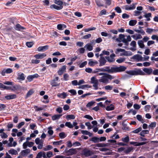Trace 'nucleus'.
I'll list each match as a JSON object with an SVG mask.
<instances>
[{"label": "nucleus", "mask_w": 158, "mask_h": 158, "mask_svg": "<svg viewBox=\"0 0 158 158\" xmlns=\"http://www.w3.org/2000/svg\"><path fill=\"white\" fill-rule=\"evenodd\" d=\"M75 118V116L72 114L68 115L66 116V119H74Z\"/></svg>", "instance_id": "56"}, {"label": "nucleus", "mask_w": 158, "mask_h": 158, "mask_svg": "<svg viewBox=\"0 0 158 158\" xmlns=\"http://www.w3.org/2000/svg\"><path fill=\"white\" fill-rule=\"evenodd\" d=\"M16 98V95L15 94H13L9 95H6L5 96V98L7 100L15 99Z\"/></svg>", "instance_id": "13"}, {"label": "nucleus", "mask_w": 158, "mask_h": 158, "mask_svg": "<svg viewBox=\"0 0 158 158\" xmlns=\"http://www.w3.org/2000/svg\"><path fill=\"white\" fill-rule=\"evenodd\" d=\"M68 92L71 94L72 95H75L77 94L76 90L73 89L69 90L68 91Z\"/></svg>", "instance_id": "51"}, {"label": "nucleus", "mask_w": 158, "mask_h": 158, "mask_svg": "<svg viewBox=\"0 0 158 158\" xmlns=\"http://www.w3.org/2000/svg\"><path fill=\"white\" fill-rule=\"evenodd\" d=\"M122 17L123 19H128L129 17V15L127 14H123L122 15Z\"/></svg>", "instance_id": "63"}, {"label": "nucleus", "mask_w": 158, "mask_h": 158, "mask_svg": "<svg viewBox=\"0 0 158 158\" xmlns=\"http://www.w3.org/2000/svg\"><path fill=\"white\" fill-rule=\"evenodd\" d=\"M47 156L48 158H50L53 156L52 152L51 151H49L47 153Z\"/></svg>", "instance_id": "59"}, {"label": "nucleus", "mask_w": 158, "mask_h": 158, "mask_svg": "<svg viewBox=\"0 0 158 158\" xmlns=\"http://www.w3.org/2000/svg\"><path fill=\"white\" fill-rule=\"evenodd\" d=\"M34 93V91L33 89H30L28 92L27 93L26 95V98L29 97L31 95H32Z\"/></svg>", "instance_id": "34"}, {"label": "nucleus", "mask_w": 158, "mask_h": 158, "mask_svg": "<svg viewBox=\"0 0 158 158\" xmlns=\"http://www.w3.org/2000/svg\"><path fill=\"white\" fill-rule=\"evenodd\" d=\"M59 136L61 139H64L66 137L65 134L64 132H62L59 133Z\"/></svg>", "instance_id": "54"}, {"label": "nucleus", "mask_w": 158, "mask_h": 158, "mask_svg": "<svg viewBox=\"0 0 158 158\" xmlns=\"http://www.w3.org/2000/svg\"><path fill=\"white\" fill-rule=\"evenodd\" d=\"M125 60V59L124 58H120L116 60V62L119 63H121Z\"/></svg>", "instance_id": "55"}, {"label": "nucleus", "mask_w": 158, "mask_h": 158, "mask_svg": "<svg viewBox=\"0 0 158 158\" xmlns=\"http://www.w3.org/2000/svg\"><path fill=\"white\" fill-rule=\"evenodd\" d=\"M82 153L85 156H89L94 154V152L92 151H91L89 149L85 148L82 151Z\"/></svg>", "instance_id": "4"}, {"label": "nucleus", "mask_w": 158, "mask_h": 158, "mask_svg": "<svg viewBox=\"0 0 158 158\" xmlns=\"http://www.w3.org/2000/svg\"><path fill=\"white\" fill-rule=\"evenodd\" d=\"M57 96L58 97L64 98L67 97V95L66 93L64 92L62 93L58 94H57Z\"/></svg>", "instance_id": "26"}, {"label": "nucleus", "mask_w": 158, "mask_h": 158, "mask_svg": "<svg viewBox=\"0 0 158 158\" xmlns=\"http://www.w3.org/2000/svg\"><path fill=\"white\" fill-rule=\"evenodd\" d=\"M126 73L131 75H145V73L140 69H137L134 71L130 70L127 71Z\"/></svg>", "instance_id": "3"}, {"label": "nucleus", "mask_w": 158, "mask_h": 158, "mask_svg": "<svg viewBox=\"0 0 158 158\" xmlns=\"http://www.w3.org/2000/svg\"><path fill=\"white\" fill-rule=\"evenodd\" d=\"M48 49V46L46 45L44 46L39 47L37 48L39 52H44Z\"/></svg>", "instance_id": "17"}, {"label": "nucleus", "mask_w": 158, "mask_h": 158, "mask_svg": "<svg viewBox=\"0 0 158 158\" xmlns=\"http://www.w3.org/2000/svg\"><path fill=\"white\" fill-rule=\"evenodd\" d=\"M122 140L125 143H128L129 141V138L128 136H127L123 138Z\"/></svg>", "instance_id": "43"}, {"label": "nucleus", "mask_w": 158, "mask_h": 158, "mask_svg": "<svg viewBox=\"0 0 158 158\" xmlns=\"http://www.w3.org/2000/svg\"><path fill=\"white\" fill-rule=\"evenodd\" d=\"M142 130V128L141 127H139L137 129L131 132V133H133L137 134L141 131Z\"/></svg>", "instance_id": "38"}, {"label": "nucleus", "mask_w": 158, "mask_h": 158, "mask_svg": "<svg viewBox=\"0 0 158 158\" xmlns=\"http://www.w3.org/2000/svg\"><path fill=\"white\" fill-rule=\"evenodd\" d=\"M0 136L2 139L6 138L8 137V135L5 132L1 134Z\"/></svg>", "instance_id": "58"}, {"label": "nucleus", "mask_w": 158, "mask_h": 158, "mask_svg": "<svg viewBox=\"0 0 158 158\" xmlns=\"http://www.w3.org/2000/svg\"><path fill=\"white\" fill-rule=\"evenodd\" d=\"M34 143L32 142L26 141L23 144V148L24 149H26L27 147H31L34 144Z\"/></svg>", "instance_id": "8"}, {"label": "nucleus", "mask_w": 158, "mask_h": 158, "mask_svg": "<svg viewBox=\"0 0 158 158\" xmlns=\"http://www.w3.org/2000/svg\"><path fill=\"white\" fill-rule=\"evenodd\" d=\"M85 126L88 127V129H91L92 127H93V126H92L90 123L89 122L85 123Z\"/></svg>", "instance_id": "53"}, {"label": "nucleus", "mask_w": 158, "mask_h": 158, "mask_svg": "<svg viewBox=\"0 0 158 158\" xmlns=\"http://www.w3.org/2000/svg\"><path fill=\"white\" fill-rule=\"evenodd\" d=\"M138 44L140 48H144V45L143 44V41L142 40H138Z\"/></svg>", "instance_id": "31"}, {"label": "nucleus", "mask_w": 158, "mask_h": 158, "mask_svg": "<svg viewBox=\"0 0 158 158\" xmlns=\"http://www.w3.org/2000/svg\"><path fill=\"white\" fill-rule=\"evenodd\" d=\"M25 75L23 73H18L17 79L19 80L23 81L25 79Z\"/></svg>", "instance_id": "16"}, {"label": "nucleus", "mask_w": 158, "mask_h": 158, "mask_svg": "<svg viewBox=\"0 0 158 158\" xmlns=\"http://www.w3.org/2000/svg\"><path fill=\"white\" fill-rule=\"evenodd\" d=\"M143 71L147 73V74L149 75L151 74L152 71V69L151 68H144L143 69Z\"/></svg>", "instance_id": "19"}, {"label": "nucleus", "mask_w": 158, "mask_h": 158, "mask_svg": "<svg viewBox=\"0 0 158 158\" xmlns=\"http://www.w3.org/2000/svg\"><path fill=\"white\" fill-rule=\"evenodd\" d=\"M134 31L137 33H140L143 35H144L145 34L144 31L143 29L139 30L138 29H134Z\"/></svg>", "instance_id": "45"}, {"label": "nucleus", "mask_w": 158, "mask_h": 158, "mask_svg": "<svg viewBox=\"0 0 158 158\" xmlns=\"http://www.w3.org/2000/svg\"><path fill=\"white\" fill-rule=\"evenodd\" d=\"M66 65H64L62 67L60 68L57 72L58 75L60 76L62 75L66 71Z\"/></svg>", "instance_id": "9"}, {"label": "nucleus", "mask_w": 158, "mask_h": 158, "mask_svg": "<svg viewBox=\"0 0 158 158\" xmlns=\"http://www.w3.org/2000/svg\"><path fill=\"white\" fill-rule=\"evenodd\" d=\"M62 114H56L53 116L52 117V119L53 120H55L59 119L60 117L62 116Z\"/></svg>", "instance_id": "32"}, {"label": "nucleus", "mask_w": 158, "mask_h": 158, "mask_svg": "<svg viewBox=\"0 0 158 158\" xmlns=\"http://www.w3.org/2000/svg\"><path fill=\"white\" fill-rule=\"evenodd\" d=\"M63 6H58L55 4H53L50 6V8L51 9H54L57 10H59L62 9Z\"/></svg>", "instance_id": "18"}, {"label": "nucleus", "mask_w": 158, "mask_h": 158, "mask_svg": "<svg viewBox=\"0 0 158 158\" xmlns=\"http://www.w3.org/2000/svg\"><path fill=\"white\" fill-rule=\"evenodd\" d=\"M127 68L123 66H121L119 67H117L115 65L110 67L109 66H107L104 68H97L93 71L92 73H95L99 72H107L109 73H112L118 72H120L125 71Z\"/></svg>", "instance_id": "1"}, {"label": "nucleus", "mask_w": 158, "mask_h": 158, "mask_svg": "<svg viewBox=\"0 0 158 158\" xmlns=\"http://www.w3.org/2000/svg\"><path fill=\"white\" fill-rule=\"evenodd\" d=\"M107 142L110 143V144H114L116 143V141L113 139L108 140Z\"/></svg>", "instance_id": "47"}, {"label": "nucleus", "mask_w": 158, "mask_h": 158, "mask_svg": "<svg viewBox=\"0 0 158 158\" xmlns=\"http://www.w3.org/2000/svg\"><path fill=\"white\" fill-rule=\"evenodd\" d=\"M119 138V136L118 135L115 136V134H114L113 135L110 137V138L113 139H118Z\"/></svg>", "instance_id": "52"}, {"label": "nucleus", "mask_w": 158, "mask_h": 158, "mask_svg": "<svg viewBox=\"0 0 158 158\" xmlns=\"http://www.w3.org/2000/svg\"><path fill=\"white\" fill-rule=\"evenodd\" d=\"M54 3L60 6H63L62 5L63 4V2L61 1L55 0L54 1Z\"/></svg>", "instance_id": "41"}, {"label": "nucleus", "mask_w": 158, "mask_h": 158, "mask_svg": "<svg viewBox=\"0 0 158 158\" xmlns=\"http://www.w3.org/2000/svg\"><path fill=\"white\" fill-rule=\"evenodd\" d=\"M133 149V148L132 147H129L124 151V152L126 154H128L129 153L131 152Z\"/></svg>", "instance_id": "39"}, {"label": "nucleus", "mask_w": 158, "mask_h": 158, "mask_svg": "<svg viewBox=\"0 0 158 158\" xmlns=\"http://www.w3.org/2000/svg\"><path fill=\"white\" fill-rule=\"evenodd\" d=\"M31 152V150L29 149L22 150L20 153L21 156L23 157L26 156Z\"/></svg>", "instance_id": "10"}, {"label": "nucleus", "mask_w": 158, "mask_h": 158, "mask_svg": "<svg viewBox=\"0 0 158 158\" xmlns=\"http://www.w3.org/2000/svg\"><path fill=\"white\" fill-rule=\"evenodd\" d=\"M133 57L134 59L137 60L138 61H142L143 59L141 56L139 54L134 55Z\"/></svg>", "instance_id": "15"}, {"label": "nucleus", "mask_w": 158, "mask_h": 158, "mask_svg": "<svg viewBox=\"0 0 158 158\" xmlns=\"http://www.w3.org/2000/svg\"><path fill=\"white\" fill-rule=\"evenodd\" d=\"M137 23V20H130L129 25L131 26L135 25Z\"/></svg>", "instance_id": "46"}, {"label": "nucleus", "mask_w": 158, "mask_h": 158, "mask_svg": "<svg viewBox=\"0 0 158 158\" xmlns=\"http://www.w3.org/2000/svg\"><path fill=\"white\" fill-rule=\"evenodd\" d=\"M13 126V125L12 123H8L7 125V127L8 128V129L7 131H10V129Z\"/></svg>", "instance_id": "64"}, {"label": "nucleus", "mask_w": 158, "mask_h": 158, "mask_svg": "<svg viewBox=\"0 0 158 158\" xmlns=\"http://www.w3.org/2000/svg\"><path fill=\"white\" fill-rule=\"evenodd\" d=\"M151 15L152 14L151 13H149L148 14H145L144 15V16L145 18H146V20H150L149 18L151 17Z\"/></svg>", "instance_id": "50"}, {"label": "nucleus", "mask_w": 158, "mask_h": 158, "mask_svg": "<svg viewBox=\"0 0 158 158\" xmlns=\"http://www.w3.org/2000/svg\"><path fill=\"white\" fill-rule=\"evenodd\" d=\"M116 11L118 13H120L122 12V10L119 6H117L115 8Z\"/></svg>", "instance_id": "60"}, {"label": "nucleus", "mask_w": 158, "mask_h": 158, "mask_svg": "<svg viewBox=\"0 0 158 158\" xmlns=\"http://www.w3.org/2000/svg\"><path fill=\"white\" fill-rule=\"evenodd\" d=\"M33 43L32 42H27L26 45L27 47L29 48L31 47L33 45Z\"/></svg>", "instance_id": "61"}, {"label": "nucleus", "mask_w": 158, "mask_h": 158, "mask_svg": "<svg viewBox=\"0 0 158 158\" xmlns=\"http://www.w3.org/2000/svg\"><path fill=\"white\" fill-rule=\"evenodd\" d=\"M91 87V86L89 85H81L78 87L79 89H83L85 88H90Z\"/></svg>", "instance_id": "42"}, {"label": "nucleus", "mask_w": 158, "mask_h": 158, "mask_svg": "<svg viewBox=\"0 0 158 158\" xmlns=\"http://www.w3.org/2000/svg\"><path fill=\"white\" fill-rule=\"evenodd\" d=\"M96 76H94L92 77L91 78L90 83L91 84H94L98 83V81L96 79Z\"/></svg>", "instance_id": "28"}, {"label": "nucleus", "mask_w": 158, "mask_h": 158, "mask_svg": "<svg viewBox=\"0 0 158 158\" xmlns=\"http://www.w3.org/2000/svg\"><path fill=\"white\" fill-rule=\"evenodd\" d=\"M105 57H101L100 58L99 60V66H102L105 65L106 62V60L105 59Z\"/></svg>", "instance_id": "14"}, {"label": "nucleus", "mask_w": 158, "mask_h": 158, "mask_svg": "<svg viewBox=\"0 0 158 158\" xmlns=\"http://www.w3.org/2000/svg\"><path fill=\"white\" fill-rule=\"evenodd\" d=\"M156 123L153 122L152 123L148 126V128L150 129V128L152 129L156 126Z\"/></svg>", "instance_id": "35"}, {"label": "nucleus", "mask_w": 158, "mask_h": 158, "mask_svg": "<svg viewBox=\"0 0 158 158\" xmlns=\"http://www.w3.org/2000/svg\"><path fill=\"white\" fill-rule=\"evenodd\" d=\"M59 79V77H56L54 78L52 80L50 84L52 85V87H55L56 86H59L60 85V83H58L56 81H58Z\"/></svg>", "instance_id": "5"}, {"label": "nucleus", "mask_w": 158, "mask_h": 158, "mask_svg": "<svg viewBox=\"0 0 158 158\" xmlns=\"http://www.w3.org/2000/svg\"><path fill=\"white\" fill-rule=\"evenodd\" d=\"M114 77L108 74H106L105 76H103L98 80V81L101 82L105 84H107L109 82V79L111 80L114 78Z\"/></svg>", "instance_id": "2"}, {"label": "nucleus", "mask_w": 158, "mask_h": 158, "mask_svg": "<svg viewBox=\"0 0 158 158\" xmlns=\"http://www.w3.org/2000/svg\"><path fill=\"white\" fill-rule=\"evenodd\" d=\"M52 127H50L48 128V133L50 135H52L53 133V131L52 130Z\"/></svg>", "instance_id": "44"}, {"label": "nucleus", "mask_w": 158, "mask_h": 158, "mask_svg": "<svg viewBox=\"0 0 158 158\" xmlns=\"http://www.w3.org/2000/svg\"><path fill=\"white\" fill-rule=\"evenodd\" d=\"M122 129L123 130H125L126 131H127L129 129V127L127 126V124H125L124 123V122H123L122 124Z\"/></svg>", "instance_id": "37"}, {"label": "nucleus", "mask_w": 158, "mask_h": 158, "mask_svg": "<svg viewBox=\"0 0 158 158\" xmlns=\"http://www.w3.org/2000/svg\"><path fill=\"white\" fill-rule=\"evenodd\" d=\"M95 147H106L108 146L107 143H98L94 145Z\"/></svg>", "instance_id": "27"}, {"label": "nucleus", "mask_w": 158, "mask_h": 158, "mask_svg": "<svg viewBox=\"0 0 158 158\" xmlns=\"http://www.w3.org/2000/svg\"><path fill=\"white\" fill-rule=\"evenodd\" d=\"M86 47V49L89 51H91L93 49V46L89 44H87L85 46L84 48Z\"/></svg>", "instance_id": "33"}, {"label": "nucleus", "mask_w": 158, "mask_h": 158, "mask_svg": "<svg viewBox=\"0 0 158 158\" xmlns=\"http://www.w3.org/2000/svg\"><path fill=\"white\" fill-rule=\"evenodd\" d=\"M9 153L12 155H16L18 154V152L15 149L12 148L8 151Z\"/></svg>", "instance_id": "24"}, {"label": "nucleus", "mask_w": 158, "mask_h": 158, "mask_svg": "<svg viewBox=\"0 0 158 158\" xmlns=\"http://www.w3.org/2000/svg\"><path fill=\"white\" fill-rule=\"evenodd\" d=\"M15 29L17 31H21L22 30L24 29L25 28L24 27L21 26L20 24L18 23L15 26Z\"/></svg>", "instance_id": "20"}, {"label": "nucleus", "mask_w": 158, "mask_h": 158, "mask_svg": "<svg viewBox=\"0 0 158 158\" xmlns=\"http://www.w3.org/2000/svg\"><path fill=\"white\" fill-rule=\"evenodd\" d=\"M125 36L123 34H120L119 35V37L121 40L122 41L125 43V44L128 46L129 44L128 42H127V40L125 38Z\"/></svg>", "instance_id": "11"}, {"label": "nucleus", "mask_w": 158, "mask_h": 158, "mask_svg": "<svg viewBox=\"0 0 158 158\" xmlns=\"http://www.w3.org/2000/svg\"><path fill=\"white\" fill-rule=\"evenodd\" d=\"M46 56L45 53H39L34 55V57L36 59H41Z\"/></svg>", "instance_id": "12"}, {"label": "nucleus", "mask_w": 158, "mask_h": 158, "mask_svg": "<svg viewBox=\"0 0 158 158\" xmlns=\"http://www.w3.org/2000/svg\"><path fill=\"white\" fill-rule=\"evenodd\" d=\"M96 29V28L94 27L90 28L88 29H84L85 32H88L90 31L94 30Z\"/></svg>", "instance_id": "57"}, {"label": "nucleus", "mask_w": 158, "mask_h": 158, "mask_svg": "<svg viewBox=\"0 0 158 158\" xmlns=\"http://www.w3.org/2000/svg\"><path fill=\"white\" fill-rule=\"evenodd\" d=\"M131 6H126L125 7V9L127 10H131L132 9H133L135 8V6L134 4H132V5H131Z\"/></svg>", "instance_id": "29"}, {"label": "nucleus", "mask_w": 158, "mask_h": 158, "mask_svg": "<svg viewBox=\"0 0 158 158\" xmlns=\"http://www.w3.org/2000/svg\"><path fill=\"white\" fill-rule=\"evenodd\" d=\"M22 89V87L20 86L15 85L11 88V90L14 91H15L16 90H20Z\"/></svg>", "instance_id": "30"}, {"label": "nucleus", "mask_w": 158, "mask_h": 158, "mask_svg": "<svg viewBox=\"0 0 158 158\" xmlns=\"http://www.w3.org/2000/svg\"><path fill=\"white\" fill-rule=\"evenodd\" d=\"M33 79H34V77H33L32 75H29L27 77V80L29 82H31V81H32Z\"/></svg>", "instance_id": "62"}, {"label": "nucleus", "mask_w": 158, "mask_h": 158, "mask_svg": "<svg viewBox=\"0 0 158 158\" xmlns=\"http://www.w3.org/2000/svg\"><path fill=\"white\" fill-rule=\"evenodd\" d=\"M95 103V102L94 101H91L89 102L86 105L87 107H89L93 105Z\"/></svg>", "instance_id": "40"}, {"label": "nucleus", "mask_w": 158, "mask_h": 158, "mask_svg": "<svg viewBox=\"0 0 158 158\" xmlns=\"http://www.w3.org/2000/svg\"><path fill=\"white\" fill-rule=\"evenodd\" d=\"M125 50L121 48H118L116 49L114 51V52L116 54H118L120 52H125Z\"/></svg>", "instance_id": "36"}, {"label": "nucleus", "mask_w": 158, "mask_h": 158, "mask_svg": "<svg viewBox=\"0 0 158 158\" xmlns=\"http://www.w3.org/2000/svg\"><path fill=\"white\" fill-rule=\"evenodd\" d=\"M65 152L66 153L68 154L70 156L76 154L77 152L76 149L73 148H71L69 150H67V149L66 148Z\"/></svg>", "instance_id": "7"}, {"label": "nucleus", "mask_w": 158, "mask_h": 158, "mask_svg": "<svg viewBox=\"0 0 158 158\" xmlns=\"http://www.w3.org/2000/svg\"><path fill=\"white\" fill-rule=\"evenodd\" d=\"M149 132V130H143L140 132L139 135L142 136L144 137V135L148 134Z\"/></svg>", "instance_id": "22"}, {"label": "nucleus", "mask_w": 158, "mask_h": 158, "mask_svg": "<svg viewBox=\"0 0 158 158\" xmlns=\"http://www.w3.org/2000/svg\"><path fill=\"white\" fill-rule=\"evenodd\" d=\"M115 55L114 54L112 53L110 55V56H106L105 57V58L107 60V61L109 63H112L114 62L115 60L114 57Z\"/></svg>", "instance_id": "6"}, {"label": "nucleus", "mask_w": 158, "mask_h": 158, "mask_svg": "<svg viewBox=\"0 0 158 158\" xmlns=\"http://www.w3.org/2000/svg\"><path fill=\"white\" fill-rule=\"evenodd\" d=\"M95 2L97 5L99 7L103 6L104 5L101 4L100 0H95Z\"/></svg>", "instance_id": "48"}, {"label": "nucleus", "mask_w": 158, "mask_h": 158, "mask_svg": "<svg viewBox=\"0 0 158 158\" xmlns=\"http://www.w3.org/2000/svg\"><path fill=\"white\" fill-rule=\"evenodd\" d=\"M106 109L107 111L112 110L114 109V105L111 104L110 106H107Z\"/></svg>", "instance_id": "23"}, {"label": "nucleus", "mask_w": 158, "mask_h": 158, "mask_svg": "<svg viewBox=\"0 0 158 158\" xmlns=\"http://www.w3.org/2000/svg\"><path fill=\"white\" fill-rule=\"evenodd\" d=\"M65 125L70 128H72L73 127V126L70 122H66L65 123Z\"/></svg>", "instance_id": "49"}, {"label": "nucleus", "mask_w": 158, "mask_h": 158, "mask_svg": "<svg viewBox=\"0 0 158 158\" xmlns=\"http://www.w3.org/2000/svg\"><path fill=\"white\" fill-rule=\"evenodd\" d=\"M131 46L133 47V48H131V50L132 51H135L136 50V42L134 40L132 41L130 44Z\"/></svg>", "instance_id": "21"}, {"label": "nucleus", "mask_w": 158, "mask_h": 158, "mask_svg": "<svg viewBox=\"0 0 158 158\" xmlns=\"http://www.w3.org/2000/svg\"><path fill=\"white\" fill-rule=\"evenodd\" d=\"M99 138L96 137H92L91 139H90L89 140L90 141L93 142L94 143H98L99 142Z\"/></svg>", "instance_id": "25"}]
</instances>
